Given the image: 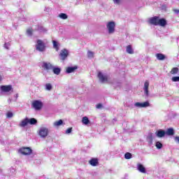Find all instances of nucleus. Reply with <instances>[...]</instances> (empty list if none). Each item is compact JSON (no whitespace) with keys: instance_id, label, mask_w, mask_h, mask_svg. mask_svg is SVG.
I'll return each mask as SVG.
<instances>
[{"instance_id":"f257e3e1","label":"nucleus","mask_w":179,"mask_h":179,"mask_svg":"<svg viewBox=\"0 0 179 179\" xmlns=\"http://www.w3.org/2000/svg\"><path fill=\"white\" fill-rule=\"evenodd\" d=\"M36 48L39 52H44L45 51V44L43 41L38 39L36 42Z\"/></svg>"},{"instance_id":"f03ea898","label":"nucleus","mask_w":179,"mask_h":179,"mask_svg":"<svg viewBox=\"0 0 179 179\" xmlns=\"http://www.w3.org/2000/svg\"><path fill=\"white\" fill-rule=\"evenodd\" d=\"M106 27L109 34H113L115 31V22L114 21H110L107 23Z\"/></svg>"},{"instance_id":"7ed1b4c3","label":"nucleus","mask_w":179,"mask_h":179,"mask_svg":"<svg viewBox=\"0 0 179 179\" xmlns=\"http://www.w3.org/2000/svg\"><path fill=\"white\" fill-rule=\"evenodd\" d=\"M38 135L41 138H47V136H48V128L41 127L38 131Z\"/></svg>"},{"instance_id":"20e7f679","label":"nucleus","mask_w":179,"mask_h":179,"mask_svg":"<svg viewBox=\"0 0 179 179\" xmlns=\"http://www.w3.org/2000/svg\"><path fill=\"white\" fill-rule=\"evenodd\" d=\"M19 152L21 155H29L31 153L32 150L29 147H23L19 150Z\"/></svg>"},{"instance_id":"39448f33","label":"nucleus","mask_w":179,"mask_h":179,"mask_svg":"<svg viewBox=\"0 0 179 179\" xmlns=\"http://www.w3.org/2000/svg\"><path fill=\"white\" fill-rule=\"evenodd\" d=\"M68 55H69V52L66 49H63L61 50L59 57L62 61H65L66 58H68Z\"/></svg>"},{"instance_id":"423d86ee","label":"nucleus","mask_w":179,"mask_h":179,"mask_svg":"<svg viewBox=\"0 0 179 179\" xmlns=\"http://www.w3.org/2000/svg\"><path fill=\"white\" fill-rule=\"evenodd\" d=\"M32 106L35 110H41L43 108V102L38 100H36L32 103Z\"/></svg>"},{"instance_id":"0eeeda50","label":"nucleus","mask_w":179,"mask_h":179,"mask_svg":"<svg viewBox=\"0 0 179 179\" xmlns=\"http://www.w3.org/2000/svg\"><path fill=\"white\" fill-rule=\"evenodd\" d=\"M0 90L3 93H9V92L13 90L12 85H1L0 86Z\"/></svg>"},{"instance_id":"6e6552de","label":"nucleus","mask_w":179,"mask_h":179,"mask_svg":"<svg viewBox=\"0 0 179 179\" xmlns=\"http://www.w3.org/2000/svg\"><path fill=\"white\" fill-rule=\"evenodd\" d=\"M134 106L138 108H146V107H149V106H150V103H149V101H145L143 103L137 102L134 103Z\"/></svg>"},{"instance_id":"1a4fd4ad","label":"nucleus","mask_w":179,"mask_h":179,"mask_svg":"<svg viewBox=\"0 0 179 179\" xmlns=\"http://www.w3.org/2000/svg\"><path fill=\"white\" fill-rule=\"evenodd\" d=\"M144 96L149 97V81L146 80L143 87Z\"/></svg>"},{"instance_id":"9d476101","label":"nucleus","mask_w":179,"mask_h":179,"mask_svg":"<svg viewBox=\"0 0 179 179\" xmlns=\"http://www.w3.org/2000/svg\"><path fill=\"white\" fill-rule=\"evenodd\" d=\"M98 78H99L100 82H101V83H105V82H107L108 80L107 76L103 75V73H101V72H99Z\"/></svg>"},{"instance_id":"9b49d317","label":"nucleus","mask_w":179,"mask_h":179,"mask_svg":"<svg viewBox=\"0 0 179 179\" xmlns=\"http://www.w3.org/2000/svg\"><path fill=\"white\" fill-rule=\"evenodd\" d=\"M149 23L153 24L154 26H158L159 23V17L155 16L149 19Z\"/></svg>"},{"instance_id":"f8f14e48","label":"nucleus","mask_w":179,"mask_h":179,"mask_svg":"<svg viewBox=\"0 0 179 179\" xmlns=\"http://www.w3.org/2000/svg\"><path fill=\"white\" fill-rule=\"evenodd\" d=\"M155 135L157 136V138H164V136H166V131L159 129L155 132Z\"/></svg>"},{"instance_id":"ddd939ff","label":"nucleus","mask_w":179,"mask_h":179,"mask_svg":"<svg viewBox=\"0 0 179 179\" xmlns=\"http://www.w3.org/2000/svg\"><path fill=\"white\" fill-rule=\"evenodd\" d=\"M42 66L45 69V71L52 70V68H54V66H52L51 63L48 62H43Z\"/></svg>"},{"instance_id":"4468645a","label":"nucleus","mask_w":179,"mask_h":179,"mask_svg":"<svg viewBox=\"0 0 179 179\" xmlns=\"http://www.w3.org/2000/svg\"><path fill=\"white\" fill-rule=\"evenodd\" d=\"M167 24V21L164 18L158 19V26L164 27Z\"/></svg>"},{"instance_id":"2eb2a0df","label":"nucleus","mask_w":179,"mask_h":179,"mask_svg":"<svg viewBox=\"0 0 179 179\" xmlns=\"http://www.w3.org/2000/svg\"><path fill=\"white\" fill-rule=\"evenodd\" d=\"M76 69H78V66H69V67L66 68V73H72V72H75V71H76Z\"/></svg>"},{"instance_id":"dca6fc26","label":"nucleus","mask_w":179,"mask_h":179,"mask_svg":"<svg viewBox=\"0 0 179 179\" xmlns=\"http://www.w3.org/2000/svg\"><path fill=\"white\" fill-rule=\"evenodd\" d=\"M137 169L140 173H143L144 174L146 173V168H145L142 164H137Z\"/></svg>"},{"instance_id":"f3484780","label":"nucleus","mask_w":179,"mask_h":179,"mask_svg":"<svg viewBox=\"0 0 179 179\" xmlns=\"http://www.w3.org/2000/svg\"><path fill=\"white\" fill-rule=\"evenodd\" d=\"M27 124H29V117H26L24 120H23L20 123V127H21L22 128H24V127H27Z\"/></svg>"},{"instance_id":"a211bd4d","label":"nucleus","mask_w":179,"mask_h":179,"mask_svg":"<svg viewBox=\"0 0 179 179\" xmlns=\"http://www.w3.org/2000/svg\"><path fill=\"white\" fill-rule=\"evenodd\" d=\"M90 164H91V166H93L94 167H96V166L99 164V159H97L96 158H92L90 161Z\"/></svg>"},{"instance_id":"6ab92c4d","label":"nucleus","mask_w":179,"mask_h":179,"mask_svg":"<svg viewBox=\"0 0 179 179\" xmlns=\"http://www.w3.org/2000/svg\"><path fill=\"white\" fill-rule=\"evenodd\" d=\"M147 141L148 142L149 145H152L153 143V134L152 133L149 134L147 136Z\"/></svg>"},{"instance_id":"aec40b11","label":"nucleus","mask_w":179,"mask_h":179,"mask_svg":"<svg viewBox=\"0 0 179 179\" xmlns=\"http://www.w3.org/2000/svg\"><path fill=\"white\" fill-rule=\"evenodd\" d=\"M28 124H29L30 125H36L37 120L34 117H31L30 119L28 118Z\"/></svg>"},{"instance_id":"412c9836","label":"nucleus","mask_w":179,"mask_h":179,"mask_svg":"<svg viewBox=\"0 0 179 179\" xmlns=\"http://www.w3.org/2000/svg\"><path fill=\"white\" fill-rule=\"evenodd\" d=\"M165 134L169 136H173V135H174V129L173 128H169L165 131Z\"/></svg>"},{"instance_id":"4be33fe9","label":"nucleus","mask_w":179,"mask_h":179,"mask_svg":"<svg viewBox=\"0 0 179 179\" xmlns=\"http://www.w3.org/2000/svg\"><path fill=\"white\" fill-rule=\"evenodd\" d=\"M156 57L159 61H164V59H166V56L162 53L157 54Z\"/></svg>"},{"instance_id":"5701e85b","label":"nucleus","mask_w":179,"mask_h":179,"mask_svg":"<svg viewBox=\"0 0 179 179\" xmlns=\"http://www.w3.org/2000/svg\"><path fill=\"white\" fill-rule=\"evenodd\" d=\"M53 73L55 75H59L61 73V69L59 67H54L52 69Z\"/></svg>"},{"instance_id":"b1692460","label":"nucleus","mask_w":179,"mask_h":179,"mask_svg":"<svg viewBox=\"0 0 179 179\" xmlns=\"http://www.w3.org/2000/svg\"><path fill=\"white\" fill-rule=\"evenodd\" d=\"M82 122L84 125H87L88 124H90V120H89V117L85 116L82 119Z\"/></svg>"},{"instance_id":"393cba45","label":"nucleus","mask_w":179,"mask_h":179,"mask_svg":"<svg viewBox=\"0 0 179 179\" xmlns=\"http://www.w3.org/2000/svg\"><path fill=\"white\" fill-rule=\"evenodd\" d=\"M126 51L128 54H134V50L132 49V46L127 45Z\"/></svg>"},{"instance_id":"a878e982","label":"nucleus","mask_w":179,"mask_h":179,"mask_svg":"<svg viewBox=\"0 0 179 179\" xmlns=\"http://www.w3.org/2000/svg\"><path fill=\"white\" fill-rule=\"evenodd\" d=\"M62 124H64V121H62V120H59V121L55 122L53 125L54 127H60Z\"/></svg>"},{"instance_id":"bb28decb","label":"nucleus","mask_w":179,"mask_h":179,"mask_svg":"<svg viewBox=\"0 0 179 179\" xmlns=\"http://www.w3.org/2000/svg\"><path fill=\"white\" fill-rule=\"evenodd\" d=\"M59 17H60V19H63V20H66V19H68V15L66 13H60L59 15Z\"/></svg>"},{"instance_id":"cd10ccee","label":"nucleus","mask_w":179,"mask_h":179,"mask_svg":"<svg viewBox=\"0 0 179 179\" xmlns=\"http://www.w3.org/2000/svg\"><path fill=\"white\" fill-rule=\"evenodd\" d=\"M124 159H127V160L132 159V154H131V152H126L124 155Z\"/></svg>"},{"instance_id":"c85d7f7f","label":"nucleus","mask_w":179,"mask_h":179,"mask_svg":"<svg viewBox=\"0 0 179 179\" xmlns=\"http://www.w3.org/2000/svg\"><path fill=\"white\" fill-rule=\"evenodd\" d=\"M155 146L157 149H162L163 148V144L160 141H157Z\"/></svg>"},{"instance_id":"c756f323","label":"nucleus","mask_w":179,"mask_h":179,"mask_svg":"<svg viewBox=\"0 0 179 179\" xmlns=\"http://www.w3.org/2000/svg\"><path fill=\"white\" fill-rule=\"evenodd\" d=\"M171 73L172 75H176V73H178V68L177 67L173 68L172 70L171 71Z\"/></svg>"},{"instance_id":"7c9ffc66","label":"nucleus","mask_w":179,"mask_h":179,"mask_svg":"<svg viewBox=\"0 0 179 179\" xmlns=\"http://www.w3.org/2000/svg\"><path fill=\"white\" fill-rule=\"evenodd\" d=\"M53 48L56 49V51H58V50H59V48H58V42H57V41H53Z\"/></svg>"},{"instance_id":"2f4dec72","label":"nucleus","mask_w":179,"mask_h":179,"mask_svg":"<svg viewBox=\"0 0 179 179\" xmlns=\"http://www.w3.org/2000/svg\"><path fill=\"white\" fill-rule=\"evenodd\" d=\"M52 90V85L50 83L45 84V90Z\"/></svg>"},{"instance_id":"473e14b6","label":"nucleus","mask_w":179,"mask_h":179,"mask_svg":"<svg viewBox=\"0 0 179 179\" xmlns=\"http://www.w3.org/2000/svg\"><path fill=\"white\" fill-rule=\"evenodd\" d=\"M27 36H29V37H31L33 36V29H28L27 30Z\"/></svg>"},{"instance_id":"72a5a7b5","label":"nucleus","mask_w":179,"mask_h":179,"mask_svg":"<svg viewBox=\"0 0 179 179\" xmlns=\"http://www.w3.org/2000/svg\"><path fill=\"white\" fill-rule=\"evenodd\" d=\"M87 57H88V58H93L94 57V52H93L90 50H88Z\"/></svg>"},{"instance_id":"f704fd0d","label":"nucleus","mask_w":179,"mask_h":179,"mask_svg":"<svg viewBox=\"0 0 179 179\" xmlns=\"http://www.w3.org/2000/svg\"><path fill=\"white\" fill-rule=\"evenodd\" d=\"M28 19L29 17L27 15H25V17H20V20H22V22H27Z\"/></svg>"},{"instance_id":"c9c22d12","label":"nucleus","mask_w":179,"mask_h":179,"mask_svg":"<svg viewBox=\"0 0 179 179\" xmlns=\"http://www.w3.org/2000/svg\"><path fill=\"white\" fill-rule=\"evenodd\" d=\"M52 9L50 7H45L44 12H46V13H50Z\"/></svg>"},{"instance_id":"e433bc0d","label":"nucleus","mask_w":179,"mask_h":179,"mask_svg":"<svg viewBox=\"0 0 179 179\" xmlns=\"http://www.w3.org/2000/svg\"><path fill=\"white\" fill-rule=\"evenodd\" d=\"M10 47V43H5L4 48H6V50H9Z\"/></svg>"},{"instance_id":"4c0bfd02","label":"nucleus","mask_w":179,"mask_h":179,"mask_svg":"<svg viewBox=\"0 0 179 179\" xmlns=\"http://www.w3.org/2000/svg\"><path fill=\"white\" fill-rule=\"evenodd\" d=\"M172 82H179V76L173 77Z\"/></svg>"},{"instance_id":"58836bf2","label":"nucleus","mask_w":179,"mask_h":179,"mask_svg":"<svg viewBox=\"0 0 179 179\" xmlns=\"http://www.w3.org/2000/svg\"><path fill=\"white\" fill-rule=\"evenodd\" d=\"M6 115L7 118H12V117H13V113L12 112H8Z\"/></svg>"},{"instance_id":"ea45409f","label":"nucleus","mask_w":179,"mask_h":179,"mask_svg":"<svg viewBox=\"0 0 179 179\" xmlns=\"http://www.w3.org/2000/svg\"><path fill=\"white\" fill-rule=\"evenodd\" d=\"M38 30L39 31H43V33H45V31H47V29H44V27H38Z\"/></svg>"},{"instance_id":"a19ab883","label":"nucleus","mask_w":179,"mask_h":179,"mask_svg":"<svg viewBox=\"0 0 179 179\" xmlns=\"http://www.w3.org/2000/svg\"><path fill=\"white\" fill-rule=\"evenodd\" d=\"M71 132H72V127H70V128L67 129L66 130L65 134H66L68 135V134H71Z\"/></svg>"},{"instance_id":"79ce46f5","label":"nucleus","mask_w":179,"mask_h":179,"mask_svg":"<svg viewBox=\"0 0 179 179\" xmlns=\"http://www.w3.org/2000/svg\"><path fill=\"white\" fill-rule=\"evenodd\" d=\"M114 3L116 5H120L121 0H113Z\"/></svg>"},{"instance_id":"37998d69","label":"nucleus","mask_w":179,"mask_h":179,"mask_svg":"<svg viewBox=\"0 0 179 179\" xmlns=\"http://www.w3.org/2000/svg\"><path fill=\"white\" fill-rule=\"evenodd\" d=\"M113 86L115 87H117V86H121V83H113Z\"/></svg>"},{"instance_id":"c03bdc74","label":"nucleus","mask_w":179,"mask_h":179,"mask_svg":"<svg viewBox=\"0 0 179 179\" xmlns=\"http://www.w3.org/2000/svg\"><path fill=\"white\" fill-rule=\"evenodd\" d=\"M103 108V105L101 103H99V104L96 105V108L100 109V108Z\"/></svg>"},{"instance_id":"a18cd8bd","label":"nucleus","mask_w":179,"mask_h":179,"mask_svg":"<svg viewBox=\"0 0 179 179\" xmlns=\"http://www.w3.org/2000/svg\"><path fill=\"white\" fill-rule=\"evenodd\" d=\"M174 139H175V141H176V142H177L178 143H179V136H176V137L174 138Z\"/></svg>"},{"instance_id":"49530a36","label":"nucleus","mask_w":179,"mask_h":179,"mask_svg":"<svg viewBox=\"0 0 179 179\" xmlns=\"http://www.w3.org/2000/svg\"><path fill=\"white\" fill-rule=\"evenodd\" d=\"M173 12H174L175 13L178 14V13H179V10H178V9H173Z\"/></svg>"},{"instance_id":"de8ad7c7","label":"nucleus","mask_w":179,"mask_h":179,"mask_svg":"<svg viewBox=\"0 0 179 179\" xmlns=\"http://www.w3.org/2000/svg\"><path fill=\"white\" fill-rule=\"evenodd\" d=\"M162 9H166V6H162Z\"/></svg>"},{"instance_id":"09e8293b","label":"nucleus","mask_w":179,"mask_h":179,"mask_svg":"<svg viewBox=\"0 0 179 179\" xmlns=\"http://www.w3.org/2000/svg\"><path fill=\"white\" fill-rule=\"evenodd\" d=\"M2 80V77L0 76V82Z\"/></svg>"},{"instance_id":"8fccbe9b","label":"nucleus","mask_w":179,"mask_h":179,"mask_svg":"<svg viewBox=\"0 0 179 179\" xmlns=\"http://www.w3.org/2000/svg\"><path fill=\"white\" fill-rule=\"evenodd\" d=\"M34 1H35V2H37V1H38V0H34Z\"/></svg>"},{"instance_id":"3c124183","label":"nucleus","mask_w":179,"mask_h":179,"mask_svg":"<svg viewBox=\"0 0 179 179\" xmlns=\"http://www.w3.org/2000/svg\"><path fill=\"white\" fill-rule=\"evenodd\" d=\"M113 121H116L115 119H113Z\"/></svg>"},{"instance_id":"603ef678","label":"nucleus","mask_w":179,"mask_h":179,"mask_svg":"<svg viewBox=\"0 0 179 179\" xmlns=\"http://www.w3.org/2000/svg\"><path fill=\"white\" fill-rule=\"evenodd\" d=\"M89 1H93V0H89Z\"/></svg>"}]
</instances>
